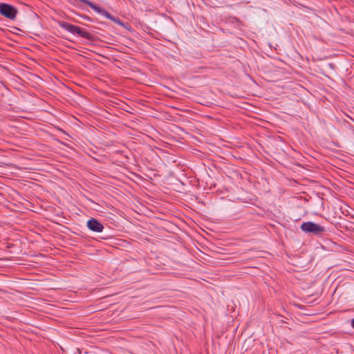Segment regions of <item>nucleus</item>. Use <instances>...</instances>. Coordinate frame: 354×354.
Returning a JSON list of instances; mask_svg holds the SVG:
<instances>
[{
  "instance_id": "obj_5",
  "label": "nucleus",
  "mask_w": 354,
  "mask_h": 354,
  "mask_svg": "<svg viewBox=\"0 0 354 354\" xmlns=\"http://www.w3.org/2000/svg\"><path fill=\"white\" fill-rule=\"evenodd\" d=\"M112 21L120 26H124V24L118 18L113 17V19H112Z\"/></svg>"
},
{
  "instance_id": "obj_1",
  "label": "nucleus",
  "mask_w": 354,
  "mask_h": 354,
  "mask_svg": "<svg viewBox=\"0 0 354 354\" xmlns=\"http://www.w3.org/2000/svg\"><path fill=\"white\" fill-rule=\"evenodd\" d=\"M59 25L61 27L68 30L73 34H77L84 38L88 39L91 35L88 32L82 30L80 27L70 24L66 22H60Z\"/></svg>"
},
{
  "instance_id": "obj_2",
  "label": "nucleus",
  "mask_w": 354,
  "mask_h": 354,
  "mask_svg": "<svg viewBox=\"0 0 354 354\" xmlns=\"http://www.w3.org/2000/svg\"><path fill=\"white\" fill-rule=\"evenodd\" d=\"M301 229L306 233H313L320 234L324 232V227L313 222H305L301 225Z\"/></svg>"
},
{
  "instance_id": "obj_3",
  "label": "nucleus",
  "mask_w": 354,
  "mask_h": 354,
  "mask_svg": "<svg viewBox=\"0 0 354 354\" xmlns=\"http://www.w3.org/2000/svg\"><path fill=\"white\" fill-rule=\"evenodd\" d=\"M0 13L10 19H14L17 15V10L8 4L2 3L0 4Z\"/></svg>"
},
{
  "instance_id": "obj_6",
  "label": "nucleus",
  "mask_w": 354,
  "mask_h": 354,
  "mask_svg": "<svg viewBox=\"0 0 354 354\" xmlns=\"http://www.w3.org/2000/svg\"><path fill=\"white\" fill-rule=\"evenodd\" d=\"M103 15L108 19L112 20L113 19V17H112L109 12H107L106 11H103Z\"/></svg>"
},
{
  "instance_id": "obj_4",
  "label": "nucleus",
  "mask_w": 354,
  "mask_h": 354,
  "mask_svg": "<svg viewBox=\"0 0 354 354\" xmlns=\"http://www.w3.org/2000/svg\"><path fill=\"white\" fill-rule=\"evenodd\" d=\"M87 226L91 230L96 232H101L104 229L102 224L94 218L90 219L87 222Z\"/></svg>"
},
{
  "instance_id": "obj_7",
  "label": "nucleus",
  "mask_w": 354,
  "mask_h": 354,
  "mask_svg": "<svg viewBox=\"0 0 354 354\" xmlns=\"http://www.w3.org/2000/svg\"><path fill=\"white\" fill-rule=\"evenodd\" d=\"M351 326L353 328H354V318L351 321Z\"/></svg>"
}]
</instances>
